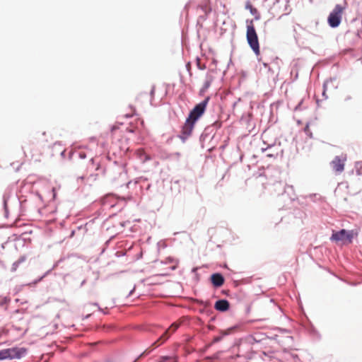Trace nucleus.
<instances>
[{
	"instance_id": "nucleus-1",
	"label": "nucleus",
	"mask_w": 362,
	"mask_h": 362,
	"mask_svg": "<svg viewBox=\"0 0 362 362\" xmlns=\"http://www.w3.org/2000/svg\"><path fill=\"white\" fill-rule=\"evenodd\" d=\"M246 38L247 43L254 53L259 56L260 54L259 43L257 33L256 32L253 21H247Z\"/></svg>"
},
{
	"instance_id": "nucleus-2",
	"label": "nucleus",
	"mask_w": 362,
	"mask_h": 362,
	"mask_svg": "<svg viewBox=\"0 0 362 362\" xmlns=\"http://www.w3.org/2000/svg\"><path fill=\"white\" fill-rule=\"evenodd\" d=\"M209 101V97H206L202 102L196 105L190 111L187 119L196 124L197 121L204 115Z\"/></svg>"
},
{
	"instance_id": "nucleus-3",
	"label": "nucleus",
	"mask_w": 362,
	"mask_h": 362,
	"mask_svg": "<svg viewBox=\"0 0 362 362\" xmlns=\"http://www.w3.org/2000/svg\"><path fill=\"white\" fill-rule=\"evenodd\" d=\"M344 11V8L341 5L337 4L334 6L327 18L330 27L337 28L340 25Z\"/></svg>"
},
{
	"instance_id": "nucleus-4",
	"label": "nucleus",
	"mask_w": 362,
	"mask_h": 362,
	"mask_svg": "<svg viewBox=\"0 0 362 362\" xmlns=\"http://www.w3.org/2000/svg\"><path fill=\"white\" fill-rule=\"evenodd\" d=\"M26 349L24 348H11L0 351V360L6 358H21L25 354Z\"/></svg>"
},
{
	"instance_id": "nucleus-5",
	"label": "nucleus",
	"mask_w": 362,
	"mask_h": 362,
	"mask_svg": "<svg viewBox=\"0 0 362 362\" xmlns=\"http://www.w3.org/2000/svg\"><path fill=\"white\" fill-rule=\"evenodd\" d=\"M346 161V155H341L340 156H335L330 165L333 170L337 173H341L344 170L345 162Z\"/></svg>"
},
{
	"instance_id": "nucleus-6",
	"label": "nucleus",
	"mask_w": 362,
	"mask_h": 362,
	"mask_svg": "<svg viewBox=\"0 0 362 362\" xmlns=\"http://www.w3.org/2000/svg\"><path fill=\"white\" fill-rule=\"evenodd\" d=\"M195 123L187 119L185 124L182 127L179 138L185 142L187 139L192 134Z\"/></svg>"
},
{
	"instance_id": "nucleus-7",
	"label": "nucleus",
	"mask_w": 362,
	"mask_h": 362,
	"mask_svg": "<svg viewBox=\"0 0 362 362\" xmlns=\"http://www.w3.org/2000/svg\"><path fill=\"white\" fill-rule=\"evenodd\" d=\"M180 323L174 322L171 326L163 334V335L154 343V345L158 346L163 344L170 336L174 333L180 327Z\"/></svg>"
},
{
	"instance_id": "nucleus-8",
	"label": "nucleus",
	"mask_w": 362,
	"mask_h": 362,
	"mask_svg": "<svg viewBox=\"0 0 362 362\" xmlns=\"http://www.w3.org/2000/svg\"><path fill=\"white\" fill-rule=\"evenodd\" d=\"M353 235L351 233H348L346 230L342 229L339 232L334 233L332 235L331 239L334 241H348L351 242Z\"/></svg>"
},
{
	"instance_id": "nucleus-9",
	"label": "nucleus",
	"mask_w": 362,
	"mask_h": 362,
	"mask_svg": "<svg viewBox=\"0 0 362 362\" xmlns=\"http://www.w3.org/2000/svg\"><path fill=\"white\" fill-rule=\"evenodd\" d=\"M211 280L215 287H220L224 284L223 276L218 273L212 274L211 276Z\"/></svg>"
},
{
	"instance_id": "nucleus-10",
	"label": "nucleus",
	"mask_w": 362,
	"mask_h": 362,
	"mask_svg": "<svg viewBox=\"0 0 362 362\" xmlns=\"http://www.w3.org/2000/svg\"><path fill=\"white\" fill-rule=\"evenodd\" d=\"M229 303L226 300H219L215 303L214 308L219 311H226L229 308Z\"/></svg>"
},
{
	"instance_id": "nucleus-11",
	"label": "nucleus",
	"mask_w": 362,
	"mask_h": 362,
	"mask_svg": "<svg viewBox=\"0 0 362 362\" xmlns=\"http://www.w3.org/2000/svg\"><path fill=\"white\" fill-rule=\"evenodd\" d=\"M129 109H130V110H129V112L124 113V116L127 117H129L133 116L134 112H135V109L134 107H130Z\"/></svg>"
},
{
	"instance_id": "nucleus-12",
	"label": "nucleus",
	"mask_w": 362,
	"mask_h": 362,
	"mask_svg": "<svg viewBox=\"0 0 362 362\" xmlns=\"http://www.w3.org/2000/svg\"><path fill=\"white\" fill-rule=\"evenodd\" d=\"M304 132L306 133V134L309 136V137H312V133L310 130V127H309V125L308 124H306V126L304 128Z\"/></svg>"
},
{
	"instance_id": "nucleus-13",
	"label": "nucleus",
	"mask_w": 362,
	"mask_h": 362,
	"mask_svg": "<svg viewBox=\"0 0 362 362\" xmlns=\"http://www.w3.org/2000/svg\"><path fill=\"white\" fill-rule=\"evenodd\" d=\"M351 99H352V98L349 95H346L345 98H344V100L345 101H349V100H351Z\"/></svg>"
},
{
	"instance_id": "nucleus-14",
	"label": "nucleus",
	"mask_w": 362,
	"mask_h": 362,
	"mask_svg": "<svg viewBox=\"0 0 362 362\" xmlns=\"http://www.w3.org/2000/svg\"><path fill=\"white\" fill-rule=\"evenodd\" d=\"M52 193H53V198L54 199L55 197H56V189H55V188H52Z\"/></svg>"
},
{
	"instance_id": "nucleus-15",
	"label": "nucleus",
	"mask_w": 362,
	"mask_h": 362,
	"mask_svg": "<svg viewBox=\"0 0 362 362\" xmlns=\"http://www.w3.org/2000/svg\"><path fill=\"white\" fill-rule=\"evenodd\" d=\"M257 9H256V8H251V13H252V14H254V13H257Z\"/></svg>"
},
{
	"instance_id": "nucleus-16",
	"label": "nucleus",
	"mask_w": 362,
	"mask_h": 362,
	"mask_svg": "<svg viewBox=\"0 0 362 362\" xmlns=\"http://www.w3.org/2000/svg\"><path fill=\"white\" fill-rule=\"evenodd\" d=\"M220 340V337H216L214 339V342L218 341Z\"/></svg>"
},
{
	"instance_id": "nucleus-17",
	"label": "nucleus",
	"mask_w": 362,
	"mask_h": 362,
	"mask_svg": "<svg viewBox=\"0 0 362 362\" xmlns=\"http://www.w3.org/2000/svg\"><path fill=\"white\" fill-rule=\"evenodd\" d=\"M218 358V356L217 355H214L211 358Z\"/></svg>"
}]
</instances>
